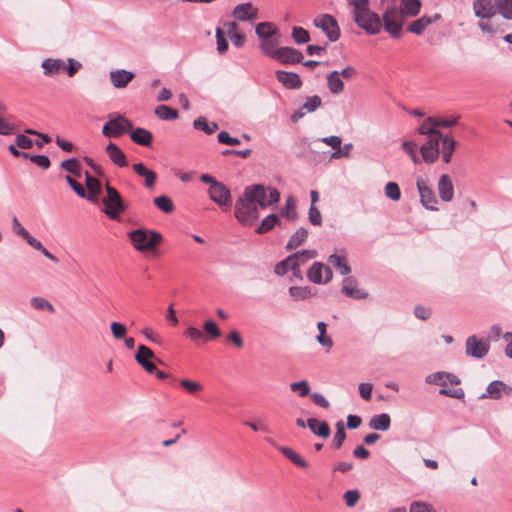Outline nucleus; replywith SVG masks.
<instances>
[{"label":"nucleus","mask_w":512,"mask_h":512,"mask_svg":"<svg viewBox=\"0 0 512 512\" xmlns=\"http://www.w3.org/2000/svg\"><path fill=\"white\" fill-rule=\"evenodd\" d=\"M244 196L249 200H254L257 207L267 208L280 200V192L269 186L268 189L263 184H254L245 187Z\"/></svg>","instance_id":"obj_1"},{"label":"nucleus","mask_w":512,"mask_h":512,"mask_svg":"<svg viewBox=\"0 0 512 512\" xmlns=\"http://www.w3.org/2000/svg\"><path fill=\"white\" fill-rule=\"evenodd\" d=\"M129 239L136 251L145 252L161 243L163 237L155 230L139 228L129 232Z\"/></svg>","instance_id":"obj_2"},{"label":"nucleus","mask_w":512,"mask_h":512,"mask_svg":"<svg viewBox=\"0 0 512 512\" xmlns=\"http://www.w3.org/2000/svg\"><path fill=\"white\" fill-rule=\"evenodd\" d=\"M106 197L102 202L105 206L103 212L112 220H119L120 215L126 210V205L121 194L109 184H106Z\"/></svg>","instance_id":"obj_3"},{"label":"nucleus","mask_w":512,"mask_h":512,"mask_svg":"<svg viewBox=\"0 0 512 512\" xmlns=\"http://www.w3.org/2000/svg\"><path fill=\"white\" fill-rule=\"evenodd\" d=\"M404 20L405 18L396 6L387 8L381 19L385 31L394 39H399L402 36Z\"/></svg>","instance_id":"obj_4"},{"label":"nucleus","mask_w":512,"mask_h":512,"mask_svg":"<svg viewBox=\"0 0 512 512\" xmlns=\"http://www.w3.org/2000/svg\"><path fill=\"white\" fill-rule=\"evenodd\" d=\"M133 127V123L123 115H109V120L104 124L102 133L109 138H118L129 132Z\"/></svg>","instance_id":"obj_5"},{"label":"nucleus","mask_w":512,"mask_h":512,"mask_svg":"<svg viewBox=\"0 0 512 512\" xmlns=\"http://www.w3.org/2000/svg\"><path fill=\"white\" fill-rule=\"evenodd\" d=\"M235 217L244 225H251L258 218V207L254 200L246 196L237 199L235 203Z\"/></svg>","instance_id":"obj_6"},{"label":"nucleus","mask_w":512,"mask_h":512,"mask_svg":"<svg viewBox=\"0 0 512 512\" xmlns=\"http://www.w3.org/2000/svg\"><path fill=\"white\" fill-rule=\"evenodd\" d=\"M355 23L369 35H376L382 29V21L379 15L369 8L354 13Z\"/></svg>","instance_id":"obj_7"},{"label":"nucleus","mask_w":512,"mask_h":512,"mask_svg":"<svg viewBox=\"0 0 512 512\" xmlns=\"http://www.w3.org/2000/svg\"><path fill=\"white\" fill-rule=\"evenodd\" d=\"M313 24L324 32L329 41L335 42L340 38L338 22L332 15H319L314 19Z\"/></svg>","instance_id":"obj_8"},{"label":"nucleus","mask_w":512,"mask_h":512,"mask_svg":"<svg viewBox=\"0 0 512 512\" xmlns=\"http://www.w3.org/2000/svg\"><path fill=\"white\" fill-rule=\"evenodd\" d=\"M441 140H443V133H434L433 136L427 137V141L420 147L424 162L433 163L438 159Z\"/></svg>","instance_id":"obj_9"},{"label":"nucleus","mask_w":512,"mask_h":512,"mask_svg":"<svg viewBox=\"0 0 512 512\" xmlns=\"http://www.w3.org/2000/svg\"><path fill=\"white\" fill-rule=\"evenodd\" d=\"M465 348L468 356L482 359L488 354L490 343L488 339H478L477 336L472 335L466 339Z\"/></svg>","instance_id":"obj_10"},{"label":"nucleus","mask_w":512,"mask_h":512,"mask_svg":"<svg viewBox=\"0 0 512 512\" xmlns=\"http://www.w3.org/2000/svg\"><path fill=\"white\" fill-rule=\"evenodd\" d=\"M416 187L420 195L421 204L427 209L431 211H436L438 208L436 207L438 201L433 190L428 186V183L425 179L418 177L416 180Z\"/></svg>","instance_id":"obj_11"},{"label":"nucleus","mask_w":512,"mask_h":512,"mask_svg":"<svg viewBox=\"0 0 512 512\" xmlns=\"http://www.w3.org/2000/svg\"><path fill=\"white\" fill-rule=\"evenodd\" d=\"M208 194L210 199L224 210H228L231 207L232 201L230 189L222 182H219L213 188H209Z\"/></svg>","instance_id":"obj_12"},{"label":"nucleus","mask_w":512,"mask_h":512,"mask_svg":"<svg viewBox=\"0 0 512 512\" xmlns=\"http://www.w3.org/2000/svg\"><path fill=\"white\" fill-rule=\"evenodd\" d=\"M477 26L483 33L490 34L491 36L502 34L508 29L507 23L497 18V15L491 18L480 19Z\"/></svg>","instance_id":"obj_13"},{"label":"nucleus","mask_w":512,"mask_h":512,"mask_svg":"<svg viewBox=\"0 0 512 512\" xmlns=\"http://www.w3.org/2000/svg\"><path fill=\"white\" fill-rule=\"evenodd\" d=\"M473 11L479 19L496 16L497 0H473Z\"/></svg>","instance_id":"obj_14"},{"label":"nucleus","mask_w":512,"mask_h":512,"mask_svg":"<svg viewBox=\"0 0 512 512\" xmlns=\"http://www.w3.org/2000/svg\"><path fill=\"white\" fill-rule=\"evenodd\" d=\"M258 8L251 2L241 3L234 7L232 17L239 21H251L258 18Z\"/></svg>","instance_id":"obj_15"},{"label":"nucleus","mask_w":512,"mask_h":512,"mask_svg":"<svg viewBox=\"0 0 512 512\" xmlns=\"http://www.w3.org/2000/svg\"><path fill=\"white\" fill-rule=\"evenodd\" d=\"M276 59L283 64H298L303 61V54L293 47H280L274 52Z\"/></svg>","instance_id":"obj_16"},{"label":"nucleus","mask_w":512,"mask_h":512,"mask_svg":"<svg viewBox=\"0 0 512 512\" xmlns=\"http://www.w3.org/2000/svg\"><path fill=\"white\" fill-rule=\"evenodd\" d=\"M322 105V99L318 95L309 96L305 103L291 115L293 123L298 122L306 113L315 112Z\"/></svg>","instance_id":"obj_17"},{"label":"nucleus","mask_w":512,"mask_h":512,"mask_svg":"<svg viewBox=\"0 0 512 512\" xmlns=\"http://www.w3.org/2000/svg\"><path fill=\"white\" fill-rule=\"evenodd\" d=\"M276 79L287 89H300L302 87V80L299 74L295 72H288L284 70H277Z\"/></svg>","instance_id":"obj_18"},{"label":"nucleus","mask_w":512,"mask_h":512,"mask_svg":"<svg viewBox=\"0 0 512 512\" xmlns=\"http://www.w3.org/2000/svg\"><path fill=\"white\" fill-rule=\"evenodd\" d=\"M341 292L346 295L347 297L353 298V299H365L368 296V293L365 292L362 289L357 288V281L354 277H346L343 280V286L341 289Z\"/></svg>","instance_id":"obj_19"},{"label":"nucleus","mask_w":512,"mask_h":512,"mask_svg":"<svg viewBox=\"0 0 512 512\" xmlns=\"http://www.w3.org/2000/svg\"><path fill=\"white\" fill-rule=\"evenodd\" d=\"M439 197L444 202H450L454 197V186L451 178L447 174L440 176L438 181Z\"/></svg>","instance_id":"obj_20"},{"label":"nucleus","mask_w":512,"mask_h":512,"mask_svg":"<svg viewBox=\"0 0 512 512\" xmlns=\"http://www.w3.org/2000/svg\"><path fill=\"white\" fill-rule=\"evenodd\" d=\"M441 18V15L436 13L432 17L429 16H422L418 18L417 20L413 21L408 27L407 31L416 35H421L424 30L431 25L433 22L439 20Z\"/></svg>","instance_id":"obj_21"},{"label":"nucleus","mask_w":512,"mask_h":512,"mask_svg":"<svg viewBox=\"0 0 512 512\" xmlns=\"http://www.w3.org/2000/svg\"><path fill=\"white\" fill-rule=\"evenodd\" d=\"M132 168L139 177L144 178L146 188L152 189L155 186L157 174L153 170L148 169L142 162L135 163Z\"/></svg>","instance_id":"obj_22"},{"label":"nucleus","mask_w":512,"mask_h":512,"mask_svg":"<svg viewBox=\"0 0 512 512\" xmlns=\"http://www.w3.org/2000/svg\"><path fill=\"white\" fill-rule=\"evenodd\" d=\"M129 135L130 139L134 143L144 147H149L153 140L152 133L149 130L140 127L129 130Z\"/></svg>","instance_id":"obj_23"},{"label":"nucleus","mask_w":512,"mask_h":512,"mask_svg":"<svg viewBox=\"0 0 512 512\" xmlns=\"http://www.w3.org/2000/svg\"><path fill=\"white\" fill-rule=\"evenodd\" d=\"M105 151L109 159L118 167H126L128 165L126 155L115 143L110 142L106 146Z\"/></svg>","instance_id":"obj_24"},{"label":"nucleus","mask_w":512,"mask_h":512,"mask_svg":"<svg viewBox=\"0 0 512 512\" xmlns=\"http://www.w3.org/2000/svg\"><path fill=\"white\" fill-rule=\"evenodd\" d=\"M134 78V73L124 69L110 72V80L115 88H124Z\"/></svg>","instance_id":"obj_25"},{"label":"nucleus","mask_w":512,"mask_h":512,"mask_svg":"<svg viewBox=\"0 0 512 512\" xmlns=\"http://www.w3.org/2000/svg\"><path fill=\"white\" fill-rule=\"evenodd\" d=\"M307 426L310 431L318 437L325 439L330 436V426L326 421H319L315 418H309L307 420Z\"/></svg>","instance_id":"obj_26"},{"label":"nucleus","mask_w":512,"mask_h":512,"mask_svg":"<svg viewBox=\"0 0 512 512\" xmlns=\"http://www.w3.org/2000/svg\"><path fill=\"white\" fill-rule=\"evenodd\" d=\"M41 66L44 69V74L49 77L58 75L65 68L63 60L51 58L45 59Z\"/></svg>","instance_id":"obj_27"},{"label":"nucleus","mask_w":512,"mask_h":512,"mask_svg":"<svg viewBox=\"0 0 512 512\" xmlns=\"http://www.w3.org/2000/svg\"><path fill=\"white\" fill-rule=\"evenodd\" d=\"M420 0H401L398 11L401 12L403 18L406 16L414 17L420 12Z\"/></svg>","instance_id":"obj_28"},{"label":"nucleus","mask_w":512,"mask_h":512,"mask_svg":"<svg viewBox=\"0 0 512 512\" xmlns=\"http://www.w3.org/2000/svg\"><path fill=\"white\" fill-rule=\"evenodd\" d=\"M255 33L262 41H267L278 33V29L272 22H260L256 25Z\"/></svg>","instance_id":"obj_29"},{"label":"nucleus","mask_w":512,"mask_h":512,"mask_svg":"<svg viewBox=\"0 0 512 512\" xmlns=\"http://www.w3.org/2000/svg\"><path fill=\"white\" fill-rule=\"evenodd\" d=\"M391 426V418L387 413L374 415L369 421V427L373 430L387 431Z\"/></svg>","instance_id":"obj_30"},{"label":"nucleus","mask_w":512,"mask_h":512,"mask_svg":"<svg viewBox=\"0 0 512 512\" xmlns=\"http://www.w3.org/2000/svg\"><path fill=\"white\" fill-rule=\"evenodd\" d=\"M512 391V387H509L504 382L500 380H494L489 383L487 386V394L492 399H500L502 397L501 392L510 393Z\"/></svg>","instance_id":"obj_31"},{"label":"nucleus","mask_w":512,"mask_h":512,"mask_svg":"<svg viewBox=\"0 0 512 512\" xmlns=\"http://www.w3.org/2000/svg\"><path fill=\"white\" fill-rule=\"evenodd\" d=\"M85 182H86V187L88 190V194L86 193L85 198L89 201H95L96 195L101 190L100 181L97 178L90 175L88 172H86L85 173Z\"/></svg>","instance_id":"obj_32"},{"label":"nucleus","mask_w":512,"mask_h":512,"mask_svg":"<svg viewBox=\"0 0 512 512\" xmlns=\"http://www.w3.org/2000/svg\"><path fill=\"white\" fill-rule=\"evenodd\" d=\"M327 86L329 91L334 94L338 95L344 90V83L340 77L339 71H332L327 76Z\"/></svg>","instance_id":"obj_33"},{"label":"nucleus","mask_w":512,"mask_h":512,"mask_svg":"<svg viewBox=\"0 0 512 512\" xmlns=\"http://www.w3.org/2000/svg\"><path fill=\"white\" fill-rule=\"evenodd\" d=\"M308 237V231L304 227H300L295 231V233L290 237L286 244L287 250H293L302 245L306 238Z\"/></svg>","instance_id":"obj_34"},{"label":"nucleus","mask_w":512,"mask_h":512,"mask_svg":"<svg viewBox=\"0 0 512 512\" xmlns=\"http://www.w3.org/2000/svg\"><path fill=\"white\" fill-rule=\"evenodd\" d=\"M196 130H201L207 135H212L218 130V124L215 122H208L204 116H199L193 122Z\"/></svg>","instance_id":"obj_35"},{"label":"nucleus","mask_w":512,"mask_h":512,"mask_svg":"<svg viewBox=\"0 0 512 512\" xmlns=\"http://www.w3.org/2000/svg\"><path fill=\"white\" fill-rule=\"evenodd\" d=\"M280 215L292 222L297 220L296 201L292 195L287 197L285 206L280 211Z\"/></svg>","instance_id":"obj_36"},{"label":"nucleus","mask_w":512,"mask_h":512,"mask_svg":"<svg viewBox=\"0 0 512 512\" xmlns=\"http://www.w3.org/2000/svg\"><path fill=\"white\" fill-rule=\"evenodd\" d=\"M328 263L338 269L341 275H348L351 272V268L347 264L345 256L331 254L328 257Z\"/></svg>","instance_id":"obj_37"},{"label":"nucleus","mask_w":512,"mask_h":512,"mask_svg":"<svg viewBox=\"0 0 512 512\" xmlns=\"http://www.w3.org/2000/svg\"><path fill=\"white\" fill-rule=\"evenodd\" d=\"M7 107L4 103L0 102V135L9 136L16 133L17 129L14 124L10 123L2 115L5 113Z\"/></svg>","instance_id":"obj_38"},{"label":"nucleus","mask_w":512,"mask_h":512,"mask_svg":"<svg viewBox=\"0 0 512 512\" xmlns=\"http://www.w3.org/2000/svg\"><path fill=\"white\" fill-rule=\"evenodd\" d=\"M281 453L289 459L293 464L301 468H307L308 462L295 452L292 448L284 446L280 448Z\"/></svg>","instance_id":"obj_39"},{"label":"nucleus","mask_w":512,"mask_h":512,"mask_svg":"<svg viewBox=\"0 0 512 512\" xmlns=\"http://www.w3.org/2000/svg\"><path fill=\"white\" fill-rule=\"evenodd\" d=\"M325 265L321 262H314L307 272L308 279L315 284H323V269Z\"/></svg>","instance_id":"obj_40"},{"label":"nucleus","mask_w":512,"mask_h":512,"mask_svg":"<svg viewBox=\"0 0 512 512\" xmlns=\"http://www.w3.org/2000/svg\"><path fill=\"white\" fill-rule=\"evenodd\" d=\"M155 358L154 352L145 345H139L135 353V360L143 368V363H152Z\"/></svg>","instance_id":"obj_41"},{"label":"nucleus","mask_w":512,"mask_h":512,"mask_svg":"<svg viewBox=\"0 0 512 512\" xmlns=\"http://www.w3.org/2000/svg\"><path fill=\"white\" fill-rule=\"evenodd\" d=\"M155 358L154 352L145 345H139L135 353V360L143 368V363H152Z\"/></svg>","instance_id":"obj_42"},{"label":"nucleus","mask_w":512,"mask_h":512,"mask_svg":"<svg viewBox=\"0 0 512 512\" xmlns=\"http://www.w3.org/2000/svg\"><path fill=\"white\" fill-rule=\"evenodd\" d=\"M155 115L161 120H175L179 117L178 110L167 105H159L155 108Z\"/></svg>","instance_id":"obj_43"},{"label":"nucleus","mask_w":512,"mask_h":512,"mask_svg":"<svg viewBox=\"0 0 512 512\" xmlns=\"http://www.w3.org/2000/svg\"><path fill=\"white\" fill-rule=\"evenodd\" d=\"M278 222L279 219L276 214H269L262 220L261 224L256 228V233L265 234L271 231Z\"/></svg>","instance_id":"obj_44"},{"label":"nucleus","mask_w":512,"mask_h":512,"mask_svg":"<svg viewBox=\"0 0 512 512\" xmlns=\"http://www.w3.org/2000/svg\"><path fill=\"white\" fill-rule=\"evenodd\" d=\"M316 256L317 251L314 249H304L290 255V257L293 259V262H297L299 266L306 263L308 260L315 258Z\"/></svg>","instance_id":"obj_45"},{"label":"nucleus","mask_w":512,"mask_h":512,"mask_svg":"<svg viewBox=\"0 0 512 512\" xmlns=\"http://www.w3.org/2000/svg\"><path fill=\"white\" fill-rule=\"evenodd\" d=\"M289 294L295 301L305 300L312 296L311 289L308 286H292L289 288Z\"/></svg>","instance_id":"obj_46"},{"label":"nucleus","mask_w":512,"mask_h":512,"mask_svg":"<svg viewBox=\"0 0 512 512\" xmlns=\"http://www.w3.org/2000/svg\"><path fill=\"white\" fill-rule=\"evenodd\" d=\"M418 132L419 134L425 135L427 137L433 136L434 133H441L437 130L435 125V117L426 118V120L418 128Z\"/></svg>","instance_id":"obj_47"},{"label":"nucleus","mask_w":512,"mask_h":512,"mask_svg":"<svg viewBox=\"0 0 512 512\" xmlns=\"http://www.w3.org/2000/svg\"><path fill=\"white\" fill-rule=\"evenodd\" d=\"M156 207L164 213H171L174 211V204L170 197L161 195L153 199Z\"/></svg>","instance_id":"obj_48"},{"label":"nucleus","mask_w":512,"mask_h":512,"mask_svg":"<svg viewBox=\"0 0 512 512\" xmlns=\"http://www.w3.org/2000/svg\"><path fill=\"white\" fill-rule=\"evenodd\" d=\"M497 14L507 21L512 20V0H497Z\"/></svg>","instance_id":"obj_49"},{"label":"nucleus","mask_w":512,"mask_h":512,"mask_svg":"<svg viewBox=\"0 0 512 512\" xmlns=\"http://www.w3.org/2000/svg\"><path fill=\"white\" fill-rule=\"evenodd\" d=\"M335 427H336V433L332 440V446L335 449H339L346 439L345 426H344L343 421H338L336 423Z\"/></svg>","instance_id":"obj_50"},{"label":"nucleus","mask_w":512,"mask_h":512,"mask_svg":"<svg viewBox=\"0 0 512 512\" xmlns=\"http://www.w3.org/2000/svg\"><path fill=\"white\" fill-rule=\"evenodd\" d=\"M60 167L75 176L79 177L81 175V166L76 158H70L62 161Z\"/></svg>","instance_id":"obj_51"},{"label":"nucleus","mask_w":512,"mask_h":512,"mask_svg":"<svg viewBox=\"0 0 512 512\" xmlns=\"http://www.w3.org/2000/svg\"><path fill=\"white\" fill-rule=\"evenodd\" d=\"M203 329L207 336V341L209 338L214 339L221 336V331L218 328L217 324L213 320H207L203 324Z\"/></svg>","instance_id":"obj_52"},{"label":"nucleus","mask_w":512,"mask_h":512,"mask_svg":"<svg viewBox=\"0 0 512 512\" xmlns=\"http://www.w3.org/2000/svg\"><path fill=\"white\" fill-rule=\"evenodd\" d=\"M30 302L31 306L36 310H47L50 313L55 311L53 305L43 297H33Z\"/></svg>","instance_id":"obj_53"},{"label":"nucleus","mask_w":512,"mask_h":512,"mask_svg":"<svg viewBox=\"0 0 512 512\" xmlns=\"http://www.w3.org/2000/svg\"><path fill=\"white\" fill-rule=\"evenodd\" d=\"M292 38L297 44H305L310 41L308 31L302 27H293Z\"/></svg>","instance_id":"obj_54"},{"label":"nucleus","mask_w":512,"mask_h":512,"mask_svg":"<svg viewBox=\"0 0 512 512\" xmlns=\"http://www.w3.org/2000/svg\"><path fill=\"white\" fill-rule=\"evenodd\" d=\"M384 191L386 197L393 201H398L401 198V191L396 182H388L385 185Z\"/></svg>","instance_id":"obj_55"},{"label":"nucleus","mask_w":512,"mask_h":512,"mask_svg":"<svg viewBox=\"0 0 512 512\" xmlns=\"http://www.w3.org/2000/svg\"><path fill=\"white\" fill-rule=\"evenodd\" d=\"M184 334L195 342L207 341V336L200 329L193 326L188 327Z\"/></svg>","instance_id":"obj_56"},{"label":"nucleus","mask_w":512,"mask_h":512,"mask_svg":"<svg viewBox=\"0 0 512 512\" xmlns=\"http://www.w3.org/2000/svg\"><path fill=\"white\" fill-rule=\"evenodd\" d=\"M293 264V259L290 257H286L284 260L278 262L274 267V272L278 276H284L288 271H290V265Z\"/></svg>","instance_id":"obj_57"},{"label":"nucleus","mask_w":512,"mask_h":512,"mask_svg":"<svg viewBox=\"0 0 512 512\" xmlns=\"http://www.w3.org/2000/svg\"><path fill=\"white\" fill-rule=\"evenodd\" d=\"M343 499L347 507H354L360 499V492L357 489L348 490L344 493Z\"/></svg>","instance_id":"obj_58"},{"label":"nucleus","mask_w":512,"mask_h":512,"mask_svg":"<svg viewBox=\"0 0 512 512\" xmlns=\"http://www.w3.org/2000/svg\"><path fill=\"white\" fill-rule=\"evenodd\" d=\"M110 329H111V333H112L113 337L117 340L123 339L127 332L126 326L124 324H122L120 322H116V321H114L110 324Z\"/></svg>","instance_id":"obj_59"},{"label":"nucleus","mask_w":512,"mask_h":512,"mask_svg":"<svg viewBox=\"0 0 512 512\" xmlns=\"http://www.w3.org/2000/svg\"><path fill=\"white\" fill-rule=\"evenodd\" d=\"M409 512H436V510L427 502L414 501L410 505Z\"/></svg>","instance_id":"obj_60"},{"label":"nucleus","mask_w":512,"mask_h":512,"mask_svg":"<svg viewBox=\"0 0 512 512\" xmlns=\"http://www.w3.org/2000/svg\"><path fill=\"white\" fill-rule=\"evenodd\" d=\"M290 389L294 392L299 391L300 397H305L310 393V387L307 381L302 380L290 384Z\"/></svg>","instance_id":"obj_61"},{"label":"nucleus","mask_w":512,"mask_h":512,"mask_svg":"<svg viewBox=\"0 0 512 512\" xmlns=\"http://www.w3.org/2000/svg\"><path fill=\"white\" fill-rule=\"evenodd\" d=\"M66 182L71 187V189L81 198L86 197V190L85 188L78 183L76 180H74L70 175L65 176Z\"/></svg>","instance_id":"obj_62"},{"label":"nucleus","mask_w":512,"mask_h":512,"mask_svg":"<svg viewBox=\"0 0 512 512\" xmlns=\"http://www.w3.org/2000/svg\"><path fill=\"white\" fill-rule=\"evenodd\" d=\"M308 218L312 225L320 226L322 224V216L318 208L311 204L308 212Z\"/></svg>","instance_id":"obj_63"},{"label":"nucleus","mask_w":512,"mask_h":512,"mask_svg":"<svg viewBox=\"0 0 512 512\" xmlns=\"http://www.w3.org/2000/svg\"><path fill=\"white\" fill-rule=\"evenodd\" d=\"M456 146V141L451 137L445 136L443 134V140L440 142V152L441 153H453Z\"/></svg>","instance_id":"obj_64"}]
</instances>
